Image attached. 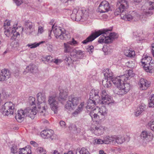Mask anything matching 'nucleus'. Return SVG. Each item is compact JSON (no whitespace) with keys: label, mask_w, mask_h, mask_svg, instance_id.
Segmentation results:
<instances>
[{"label":"nucleus","mask_w":154,"mask_h":154,"mask_svg":"<svg viewBox=\"0 0 154 154\" xmlns=\"http://www.w3.org/2000/svg\"><path fill=\"white\" fill-rule=\"evenodd\" d=\"M122 75H124L125 77H127V80L129 79L130 77H133L134 75V73L132 70H129L126 71V74H124Z\"/></svg>","instance_id":"44"},{"label":"nucleus","mask_w":154,"mask_h":154,"mask_svg":"<svg viewBox=\"0 0 154 154\" xmlns=\"http://www.w3.org/2000/svg\"><path fill=\"white\" fill-rule=\"evenodd\" d=\"M146 5H149V7L147 8L146 9L144 10L142 15L143 16L145 15L146 16H150L152 14V12L150 11H149V10L154 9V2H148L146 3Z\"/></svg>","instance_id":"15"},{"label":"nucleus","mask_w":154,"mask_h":154,"mask_svg":"<svg viewBox=\"0 0 154 154\" xmlns=\"http://www.w3.org/2000/svg\"><path fill=\"white\" fill-rule=\"evenodd\" d=\"M151 82L146 79L142 78L140 80L138 84L139 88L141 90H146L150 86Z\"/></svg>","instance_id":"13"},{"label":"nucleus","mask_w":154,"mask_h":154,"mask_svg":"<svg viewBox=\"0 0 154 154\" xmlns=\"http://www.w3.org/2000/svg\"><path fill=\"white\" fill-rule=\"evenodd\" d=\"M124 53L125 56L129 57H133L135 55V51L132 49H126L124 51Z\"/></svg>","instance_id":"37"},{"label":"nucleus","mask_w":154,"mask_h":154,"mask_svg":"<svg viewBox=\"0 0 154 154\" xmlns=\"http://www.w3.org/2000/svg\"><path fill=\"white\" fill-rule=\"evenodd\" d=\"M4 33L8 37H11L15 29V27H13L11 29L10 27L8 28H4Z\"/></svg>","instance_id":"35"},{"label":"nucleus","mask_w":154,"mask_h":154,"mask_svg":"<svg viewBox=\"0 0 154 154\" xmlns=\"http://www.w3.org/2000/svg\"><path fill=\"white\" fill-rule=\"evenodd\" d=\"M59 94L58 98L60 101H63L66 100L68 96V91L66 89L62 88H59Z\"/></svg>","instance_id":"17"},{"label":"nucleus","mask_w":154,"mask_h":154,"mask_svg":"<svg viewBox=\"0 0 154 154\" xmlns=\"http://www.w3.org/2000/svg\"><path fill=\"white\" fill-rule=\"evenodd\" d=\"M36 150L37 152L39 153H43V154H46L45 150L42 147H38L36 149Z\"/></svg>","instance_id":"52"},{"label":"nucleus","mask_w":154,"mask_h":154,"mask_svg":"<svg viewBox=\"0 0 154 154\" xmlns=\"http://www.w3.org/2000/svg\"><path fill=\"white\" fill-rule=\"evenodd\" d=\"M116 139L115 140V145L117 143V144H121L123 143L125 141V138L122 136H117L115 135Z\"/></svg>","instance_id":"38"},{"label":"nucleus","mask_w":154,"mask_h":154,"mask_svg":"<svg viewBox=\"0 0 154 154\" xmlns=\"http://www.w3.org/2000/svg\"><path fill=\"white\" fill-rule=\"evenodd\" d=\"M87 50L90 54L92 53L94 51V47L93 46H88Z\"/></svg>","instance_id":"58"},{"label":"nucleus","mask_w":154,"mask_h":154,"mask_svg":"<svg viewBox=\"0 0 154 154\" xmlns=\"http://www.w3.org/2000/svg\"><path fill=\"white\" fill-rule=\"evenodd\" d=\"M80 97H69L65 105V108L69 110L74 109L79 104Z\"/></svg>","instance_id":"9"},{"label":"nucleus","mask_w":154,"mask_h":154,"mask_svg":"<svg viewBox=\"0 0 154 154\" xmlns=\"http://www.w3.org/2000/svg\"><path fill=\"white\" fill-rule=\"evenodd\" d=\"M147 125L149 128L154 131V120H152L149 122Z\"/></svg>","instance_id":"46"},{"label":"nucleus","mask_w":154,"mask_h":154,"mask_svg":"<svg viewBox=\"0 0 154 154\" xmlns=\"http://www.w3.org/2000/svg\"><path fill=\"white\" fill-rule=\"evenodd\" d=\"M118 2L120 4L119 8H116L114 12L115 15L117 16L120 14L121 18L124 20L122 17V14L124 13H127L126 10L128 7V2L126 0H118Z\"/></svg>","instance_id":"6"},{"label":"nucleus","mask_w":154,"mask_h":154,"mask_svg":"<svg viewBox=\"0 0 154 154\" xmlns=\"http://www.w3.org/2000/svg\"><path fill=\"white\" fill-rule=\"evenodd\" d=\"M72 52L74 53V54H79L82 55L83 54V52L81 50H77L76 49H72Z\"/></svg>","instance_id":"53"},{"label":"nucleus","mask_w":154,"mask_h":154,"mask_svg":"<svg viewBox=\"0 0 154 154\" xmlns=\"http://www.w3.org/2000/svg\"><path fill=\"white\" fill-rule=\"evenodd\" d=\"M97 109V110H94V111L91 112L90 116L93 121L100 124L104 120L105 116L107 114V110L104 106Z\"/></svg>","instance_id":"3"},{"label":"nucleus","mask_w":154,"mask_h":154,"mask_svg":"<svg viewBox=\"0 0 154 154\" xmlns=\"http://www.w3.org/2000/svg\"><path fill=\"white\" fill-rule=\"evenodd\" d=\"M10 76L9 71L6 69L0 70V81H4L8 79Z\"/></svg>","instance_id":"21"},{"label":"nucleus","mask_w":154,"mask_h":154,"mask_svg":"<svg viewBox=\"0 0 154 154\" xmlns=\"http://www.w3.org/2000/svg\"><path fill=\"white\" fill-rule=\"evenodd\" d=\"M63 60L66 61V63H67L68 66L72 64V62L71 58L69 57V56L64 55L63 57Z\"/></svg>","instance_id":"43"},{"label":"nucleus","mask_w":154,"mask_h":154,"mask_svg":"<svg viewBox=\"0 0 154 154\" xmlns=\"http://www.w3.org/2000/svg\"><path fill=\"white\" fill-rule=\"evenodd\" d=\"M150 101L149 102V107H154V94L151 95Z\"/></svg>","instance_id":"45"},{"label":"nucleus","mask_w":154,"mask_h":154,"mask_svg":"<svg viewBox=\"0 0 154 154\" xmlns=\"http://www.w3.org/2000/svg\"><path fill=\"white\" fill-rule=\"evenodd\" d=\"M13 2L17 6H20L22 3V0H13Z\"/></svg>","instance_id":"57"},{"label":"nucleus","mask_w":154,"mask_h":154,"mask_svg":"<svg viewBox=\"0 0 154 154\" xmlns=\"http://www.w3.org/2000/svg\"><path fill=\"white\" fill-rule=\"evenodd\" d=\"M111 30L108 29H104L102 31L99 30L101 32V33L100 35H101L99 37L98 40V42L100 43L104 42L106 43H109L108 42H106V39H107V34H108V31Z\"/></svg>","instance_id":"16"},{"label":"nucleus","mask_w":154,"mask_h":154,"mask_svg":"<svg viewBox=\"0 0 154 154\" xmlns=\"http://www.w3.org/2000/svg\"><path fill=\"white\" fill-rule=\"evenodd\" d=\"M126 64L128 67L131 68H133L135 66L134 61H129Z\"/></svg>","instance_id":"49"},{"label":"nucleus","mask_w":154,"mask_h":154,"mask_svg":"<svg viewBox=\"0 0 154 154\" xmlns=\"http://www.w3.org/2000/svg\"><path fill=\"white\" fill-rule=\"evenodd\" d=\"M25 25L27 29H25L24 31L27 34L29 35L32 32L33 28V27L34 26V23L29 21H27L25 23Z\"/></svg>","instance_id":"23"},{"label":"nucleus","mask_w":154,"mask_h":154,"mask_svg":"<svg viewBox=\"0 0 154 154\" xmlns=\"http://www.w3.org/2000/svg\"><path fill=\"white\" fill-rule=\"evenodd\" d=\"M59 125L60 128L62 129H64L66 128V123L63 121L61 120L60 122Z\"/></svg>","instance_id":"51"},{"label":"nucleus","mask_w":154,"mask_h":154,"mask_svg":"<svg viewBox=\"0 0 154 154\" xmlns=\"http://www.w3.org/2000/svg\"><path fill=\"white\" fill-rule=\"evenodd\" d=\"M89 99L94 100L100 104H105L110 106L113 105L114 101L112 98L105 90L101 93V100H100L98 90L92 89L90 92Z\"/></svg>","instance_id":"1"},{"label":"nucleus","mask_w":154,"mask_h":154,"mask_svg":"<svg viewBox=\"0 0 154 154\" xmlns=\"http://www.w3.org/2000/svg\"><path fill=\"white\" fill-rule=\"evenodd\" d=\"M104 129V127L99 125L95 127L94 132L97 135H100L103 134Z\"/></svg>","instance_id":"28"},{"label":"nucleus","mask_w":154,"mask_h":154,"mask_svg":"<svg viewBox=\"0 0 154 154\" xmlns=\"http://www.w3.org/2000/svg\"><path fill=\"white\" fill-rule=\"evenodd\" d=\"M85 103L82 102L78 106L77 109L72 113V114L74 116H76L80 113L83 110L84 107Z\"/></svg>","instance_id":"29"},{"label":"nucleus","mask_w":154,"mask_h":154,"mask_svg":"<svg viewBox=\"0 0 154 154\" xmlns=\"http://www.w3.org/2000/svg\"><path fill=\"white\" fill-rule=\"evenodd\" d=\"M45 59L47 62H52L54 61V58L51 56H46L45 57Z\"/></svg>","instance_id":"55"},{"label":"nucleus","mask_w":154,"mask_h":154,"mask_svg":"<svg viewBox=\"0 0 154 154\" xmlns=\"http://www.w3.org/2000/svg\"><path fill=\"white\" fill-rule=\"evenodd\" d=\"M151 52L154 57V43H153L151 45Z\"/></svg>","instance_id":"63"},{"label":"nucleus","mask_w":154,"mask_h":154,"mask_svg":"<svg viewBox=\"0 0 154 154\" xmlns=\"http://www.w3.org/2000/svg\"><path fill=\"white\" fill-rule=\"evenodd\" d=\"M19 154H31V151L29 147L20 149Z\"/></svg>","instance_id":"39"},{"label":"nucleus","mask_w":154,"mask_h":154,"mask_svg":"<svg viewBox=\"0 0 154 154\" xmlns=\"http://www.w3.org/2000/svg\"><path fill=\"white\" fill-rule=\"evenodd\" d=\"M97 103L96 101L94 100L89 99L88 100L86 109L88 110V111L90 112L89 115L90 116V113L91 112L94 111V110H97L95 108L96 103Z\"/></svg>","instance_id":"19"},{"label":"nucleus","mask_w":154,"mask_h":154,"mask_svg":"<svg viewBox=\"0 0 154 154\" xmlns=\"http://www.w3.org/2000/svg\"><path fill=\"white\" fill-rule=\"evenodd\" d=\"M77 12V9H75L73 10L72 13L70 15L71 17L72 20L73 18L75 17V13Z\"/></svg>","instance_id":"60"},{"label":"nucleus","mask_w":154,"mask_h":154,"mask_svg":"<svg viewBox=\"0 0 154 154\" xmlns=\"http://www.w3.org/2000/svg\"><path fill=\"white\" fill-rule=\"evenodd\" d=\"M111 81L117 88L114 91L115 93L122 95L126 94L130 89V85L125 83L124 82L127 81V77L121 75L116 77H113Z\"/></svg>","instance_id":"2"},{"label":"nucleus","mask_w":154,"mask_h":154,"mask_svg":"<svg viewBox=\"0 0 154 154\" xmlns=\"http://www.w3.org/2000/svg\"><path fill=\"white\" fill-rule=\"evenodd\" d=\"M88 12L85 9L77 10V12L75 13V17L72 19L73 20L77 21L80 20L82 19L85 20L88 17Z\"/></svg>","instance_id":"11"},{"label":"nucleus","mask_w":154,"mask_h":154,"mask_svg":"<svg viewBox=\"0 0 154 154\" xmlns=\"http://www.w3.org/2000/svg\"><path fill=\"white\" fill-rule=\"evenodd\" d=\"M53 31L56 37L58 39L68 40L70 38V34L66 32L64 29L61 27L53 25L52 26V29L49 32V35Z\"/></svg>","instance_id":"5"},{"label":"nucleus","mask_w":154,"mask_h":154,"mask_svg":"<svg viewBox=\"0 0 154 154\" xmlns=\"http://www.w3.org/2000/svg\"><path fill=\"white\" fill-rule=\"evenodd\" d=\"M99 154H107L104 152V151L103 150H100L99 151Z\"/></svg>","instance_id":"64"},{"label":"nucleus","mask_w":154,"mask_h":154,"mask_svg":"<svg viewBox=\"0 0 154 154\" xmlns=\"http://www.w3.org/2000/svg\"><path fill=\"white\" fill-rule=\"evenodd\" d=\"M30 144L34 147H37L38 146V144L35 141H31L30 142Z\"/></svg>","instance_id":"62"},{"label":"nucleus","mask_w":154,"mask_h":154,"mask_svg":"<svg viewBox=\"0 0 154 154\" xmlns=\"http://www.w3.org/2000/svg\"><path fill=\"white\" fill-rule=\"evenodd\" d=\"M111 29L110 31H108V34H107V39H106V42H108V43H111L112 42L113 39L115 38L116 36V34L114 32L110 33V32L112 30L111 28L110 29Z\"/></svg>","instance_id":"31"},{"label":"nucleus","mask_w":154,"mask_h":154,"mask_svg":"<svg viewBox=\"0 0 154 154\" xmlns=\"http://www.w3.org/2000/svg\"><path fill=\"white\" fill-rule=\"evenodd\" d=\"M18 149L17 146L15 145H13L11 149V152L14 154H17L18 152Z\"/></svg>","instance_id":"48"},{"label":"nucleus","mask_w":154,"mask_h":154,"mask_svg":"<svg viewBox=\"0 0 154 154\" xmlns=\"http://www.w3.org/2000/svg\"><path fill=\"white\" fill-rule=\"evenodd\" d=\"M102 84L104 87L106 88H110L112 86L110 80L108 79H105L103 80Z\"/></svg>","instance_id":"40"},{"label":"nucleus","mask_w":154,"mask_h":154,"mask_svg":"<svg viewBox=\"0 0 154 154\" xmlns=\"http://www.w3.org/2000/svg\"><path fill=\"white\" fill-rule=\"evenodd\" d=\"M101 33V32L100 31H97L93 33L86 39L82 41V42L84 44H86L88 42H92L97 37L100 35Z\"/></svg>","instance_id":"18"},{"label":"nucleus","mask_w":154,"mask_h":154,"mask_svg":"<svg viewBox=\"0 0 154 154\" xmlns=\"http://www.w3.org/2000/svg\"><path fill=\"white\" fill-rule=\"evenodd\" d=\"M45 42L44 41H42L40 42L36 43L35 42L34 43L28 44L26 45V46L30 47V48H35L37 47L40 44L43 43Z\"/></svg>","instance_id":"41"},{"label":"nucleus","mask_w":154,"mask_h":154,"mask_svg":"<svg viewBox=\"0 0 154 154\" xmlns=\"http://www.w3.org/2000/svg\"><path fill=\"white\" fill-rule=\"evenodd\" d=\"M140 137L142 139L150 140L152 139L153 135L149 131H144L142 132L140 134Z\"/></svg>","instance_id":"25"},{"label":"nucleus","mask_w":154,"mask_h":154,"mask_svg":"<svg viewBox=\"0 0 154 154\" xmlns=\"http://www.w3.org/2000/svg\"><path fill=\"white\" fill-rule=\"evenodd\" d=\"M48 101L51 110L55 114H57L59 110V103L56 99V96L53 95L49 96Z\"/></svg>","instance_id":"7"},{"label":"nucleus","mask_w":154,"mask_h":154,"mask_svg":"<svg viewBox=\"0 0 154 154\" xmlns=\"http://www.w3.org/2000/svg\"><path fill=\"white\" fill-rule=\"evenodd\" d=\"M79 154H90L88 150L86 148L83 147L79 151Z\"/></svg>","instance_id":"47"},{"label":"nucleus","mask_w":154,"mask_h":154,"mask_svg":"<svg viewBox=\"0 0 154 154\" xmlns=\"http://www.w3.org/2000/svg\"><path fill=\"white\" fill-rule=\"evenodd\" d=\"M38 109L37 112L41 115L45 116L47 109L46 103H42V104H37Z\"/></svg>","instance_id":"20"},{"label":"nucleus","mask_w":154,"mask_h":154,"mask_svg":"<svg viewBox=\"0 0 154 154\" xmlns=\"http://www.w3.org/2000/svg\"><path fill=\"white\" fill-rule=\"evenodd\" d=\"M63 61L62 60L57 58L54 59V61L53 62L56 64H58L61 63Z\"/></svg>","instance_id":"59"},{"label":"nucleus","mask_w":154,"mask_h":154,"mask_svg":"<svg viewBox=\"0 0 154 154\" xmlns=\"http://www.w3.org/2000/svg\"><path fill=\"white\" fill-rule=\"evenodd\" d=\"M23 30V29L21 26L17 27L16 28H15L12 35H11V39L13 40H15L16 38L20 36V33L22 32Z\"/></svg>","instance_id":"22"},{"label":"nucleus","mask_w":154,"mask_h":154,"mask_svg":"<svg viewBox=\"0 0 154 154\" xmlns=\"http://www.w3.org/2000/svg\"><path fill=\"white\" fill-rule=\"evenodd\" d=\"M152 60V59L151 57L146 55H144L141 59V61L142 64L144 65L149 63H151Z\"/></svg>","instance_id":"34"},{"label":"nucleus","mask_w":154,"mask_h":154,"mask_svg":"<svg viewBox=\"0 0 154 154\" xmlns=\"http://www.w3.org/2000/svg\"><path fill=\"white\" fill-rule=\"evenodd\" d=\"M104 139H96L94 140V143L96 144H102L104 143Z\"/></svg>","instance_id":"50"},{"label":"nucleus","mask_w":154,"mask_h":154,"mask_svg":"<svg viewBox=\"0 0 154 154\" xmlns=\"http://www.w3.org/2000/svg\"><path fill=\"white\" fill-rule=\"evenodd\" d=\"M146 109V106L144 104H142L137 108V111L134 112V115L136 116L140 115Z\"/></svg>","instance_id":"33"},{"label":"nucleus","mask_w":154,"mask_h":154,"mask_svg":"<svg viewBox=\"0 0 154 154\" xmlns=\"http://www.w3.org/2000/svg\"><path fill=\"white\" fill-rule=\"evenodd\" d=\"M77 44V42L75 40L74 38H72V41H70L66 43H64V52L65 53H69L71 52L72 49V45H74Z\"/></svg>","instance_id":"12"},{"label":"nucleus","mask_w":154,"mask_h":154,"mask_svg":"<svg viewBox=\"0 0 154 154\" xmlns=\"http://www.w3.org/2000/svg\"><path fill=\"white\" fill-rule=\"evenodd\" d=\"M110 9L109 3L107 1H104L100 4L99 7V11L100 13H105L108 11Z\"/></svg>","instance_id":"14"},{"label":"nucleus","mask_w":154,"mask_h":154,"mask_svg":"<svg viewBox=\"0 0 154 154\" xmlns=\"http://www.w3.org/2000/svg\"><path fill=\"white\" fill-rule=\"evenodd\" d=\"M154 68V63L152 62L150 63L143 66V68L147 72L152 73Z\"/></svg>","instance_id":"32"},{"label":"nucleus","mask_w":154,"mask_h":154,"mask_svg":"<svg viewBox=\"0 0 154 154\" xmlns=\"http://www.w3.org/2000/svg\"><path fill=\"white\" fill-rule=\"evenodd\" d=\"M54 133V131L52 130H47L42 131L41 135L42 137L45 139L51 138Z\"/></svg>","instance_id":"24"},{"label":"nucleus","mask_w":154,"mask_h":154,"mask_svg":"<svg viewBox=\"0 0 154 154\" xmlns=\"http://www.w3.org/2000/svg\"><path fill=\"white\" fill-rule=\"evenodd\" d=\"M122 17L124 20L125 21H130L131 20L133 21H138L140 18V16L137 12L134 11H130L128 13H124L122 14Z\"/></svg>","instance_id":"8"},{"label":"nucleus","mask_w":154,"mask_h":154,"mask_svg":"<svg viewBox=\"0 0 154 154\" xmlns=\"http://www.w3.org/2000/svg\"><path fill=\"white\" fill-rule=\"evenodd\" d=\"M36 113L35 107L32 108H27L24 110L21 109L18 110L15 118L19 122H21L25 116H28L32 119H33Z\"/></svg>","instance_id":"4"},{"label":"nucleus","mask_w":154,"mask_h":154,"mask_svg":"<svg viewBox=\"0 0 154 154\" xmlns=\"http://www.w3.org/2000/svg\"><path fill=\"white\" fill-rule=\"evenodd\" d=\"M35 99L34 97H30L29 98V103L31 105L35 104Z\"/></svg>","instance_id":"56"},{"label":"nucleus","mask_w":154,"mask_h":154,"mask_svg":"<svg viewBox=\"0 0 154 154\" xmlns=\"http://www.w3.org/2000/svg\"><path fill=\"white\" fill-rule=\"evenodd\" d=\"M103 50L105 54H110L112 52V49L110 47L108 46H104Z\"/></svg>","instance_id":"42"},{"label":"nucleus","mask_w":154,"mask_h":154,"mask_svg":"<svg viewBox=\"0 0 154 154\" xmlns=\"http://www.w3.org/2000/svg\"><path fill=\"white\" fill-rule=\"evenodd\" d=\"M37 96L38 101L37 104H42V103H46V97L44 94L39 92L37 94Z\"/></svg>","instance_id":"30"},{"label":"nucleus","mask_w":154,"mask_h":154,"mask_svg":"<svg viewBox=\"0 0 154 154\" xmlns=\"http://www.w3.org/2000/svg\"><path fill=\"white\" fill-rule=\"evenodd\" d=\"M105 79H109L110 80L113 78V73L109 69H107L105 71V72L104 74Z\"/></svg>","instance_id":"36"},{"label":"nucleus","mask_w":154,"mask_h":154,"mask_svg":"<svg viewBox=\"0 0 154 154\" xmlns=\"http://www.w3.org/2000/svg\"><path fill=\"white\" fill-rule=\"evenodd\" d=\"M104 144H112L115 145V140L116 138L115 137V135L109 136H107L105 137L104 138Z\"/></svg>","instance_id":"27"},{"label":"nucleus","mask_w":154,"mask_h":154,"mask_svg":"<svg viewBox=\"0 0 154 154\" xmlns=\"http://www.w3.org/2000/svg\"><path fill=\"white\" fill-rule=\"evenodd\" d=\"M44 32V30L43 28L41 26L38 27V34H42Z\"/></svg>","instance_id":"61"},{"label":"nucleus","mask_w":154,"mask_h":154,"mask_svg":"<svg viewBox=\"0 0 154 154\" xmlns=\"http://www.w3.org/2000/svg\"><path fill=\"white\" fill-rule=\"evenodd\" d=\"M38 71V68L37 66L34 64H30L27 66L25 71L23 72L24 74L27 72L36 73Z\"/></svg>","instance_id":"26"},{"label":"nucleus","mask_w":154,"mask_h":154,"mask_svg":"<svg viewBox=\"0 0 154 154\" xmlns=\"http://www.w3.org/2000/svg\"><path fill=\"white\" fill-rule=\"evenodd\" d=\"M14 104L11 102L5 103L2 108V114L4 115L8 116L13 115L14 112Z\"/></svg>","instance_id":"10"},{"label":"nucleus","mask_w":154,"mask_h":154,"mask_svg":"<svg viewBox=\"0 0 154 154\" xmlns=\"http://www.w3.org/2000/svg\"><path fill=\"white\" fill-rule=\"evenodd\" d=\"M10 22L9 20H6L4 23V28H8L10 27Z\"/></svg>","instance_id":"54"}]
</instances>
